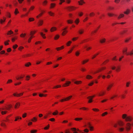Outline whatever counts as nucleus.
I'll return each mask as SVG.
<instances>
[{
  "instance_id": "nucleus-61",
  "label": "nucleus",
  "mask_w": 133,
  "mask_h": 133,
  "mask_svg": "<svg viewBox=\"0 0 133 133\" xmlns=\"http://www.w3.org/2000/svg\"><path fill=\"white\" fill-rule=\"evenodd\" d=\"M84 131L85 132L87 133L89 131L88 129H86L84 130Z\"/></svg>"
},
{
  "instance_id": "nucleus-36",
  "label": "nucleus",
  "mask_w": 133,
  "mask_h": 133,
  "mask_svg": "<svg viewBox=\"0 0 133 133\" xmlns=\"http://www.w3.org/2000/svg\"><path fill=\"white\" fill-rule=\"evenodd\" d=\"M37 131V130H31L30 132L31 133H35Z\"/></svg>"
},
{
  "instance_id": "nucleus-33",
  "label": "nucleus",
  "mask_w": 133,
  "mask_h": 133,
  "mask_svg": "<svg viewBox=\"0 0 133 133\" xmlns=\"http://www.w3.org/2000/svg\"><path fill=\"white\" fill-rule=\"evenodd\" d=\"M59 36L58 35H56L54 37V39L55 40H57L58 39L59 37Z\"/></svg>"
},
{
  "instance_id": "nucleus-19",
  "label": "nucleus",
  "mask_w": 133,
  "mask_h": 133,
  "mask_svg": "<svg viewBox=\"0 0 133 133\" xmlns=\"http://www.w3.org/2000/svg\"><path fill=\"white\" fill-rule=\"evenodd\" d=\"M19 13V12L18 10V9L17 8H16L14 12V14L16 15Z\"/></svg>"
},
{
  "instance_id": "nucleus-64",
  "label": "nucleus",
  "mask_w": 133,
  "mask_h": 133,
  "mask_svg": "<svg viewBox=\"0 0 133 133\" xmlns=\"http://www.w3.org/2000/svg\"><path fill=\"white\" fill-rule=\"evenodd\" d=\"M26 113H25L24 114H23L22 115V117L23 118H24L26 116Z\"/></svg>"
},
{
  "instance_id": "nucleus-47",
  "label": "nucleus",
  "mask_w": 133,
  "mask_h": 133,
  "mask_svg": "<svg viewBox=\"0 0 133 133\" xmlns=\"http://www.w3.org/2000/svg\"><path fill=\"white\" fill-rule=\"evenodd\" d=\"M120 68L119 66H117L116 68V71H120Z\"/></svg>"
},
{
  "instance_id": "nucleus-7",
  "label": "nucleus",
  "mask_w": 133,
  "mask_h": 133,
  "mask_svg": "<svg viewBox=\"0 0 133 133\" xmlns=\"http://www.w3.org/2000/svg\"><path fill=\"white\" fill-rule=\"evenodd\" d=\"M124 16V15L123 14H121L119 15L118 17V19H120L121 18L123 17Z\"/></svg>"
},
{
  "instance_id": "nucleus-49",
  "label": "nucleus",
  "mask_w": 133,
  "mask_h": 133,
  "mask_svg": "<svg viewBox=\"0 0 133 133\" xmlns=\"http://www.w3.org/2000/svg\"><path fill=\"white\" fill-rule=\"evenodd\" d=\"M95 95H93V96H89V97H87V98L88 99H90V98H94L95 96Z\"/></svg>"
},
{
  "instance_id": "nucleus-39",
  "label": "nucleus",
  "mask_w": 133,
  "mask_h": 133,
  "mask_svg": "<svg viewBox=\"0 0 133 133\" xmlns=\"http://www.w3.org/2000/svg\"><path fill=\"white\" fill-rule=\"evenodd\" d=\"M130 38H127L125 40V41L126 42H128V41L130 39Z\"/></svg>"
},
{
  "instance_id": "nucleus-29",
  "label": "nucleus",
  "mask_w": 133,
  "mask_h": 133,
  "mask_svg": "<svg viewBox=\"0 0 133 133\" xmlns=\"http://www.w3.org/2000/svg\"><path fill=\"white\" fill-rule=\"evenodd\" d=\"M32 37H33V36H31L29 38V39L28 40V42L29 43H30V42L31 40V39H32Z\"/></svg>"
},
{
  "instance_id": "nucleus-26",
  "label": "nucleus",
  "mask_w": 133,
  "mask_h": 133,
  "mask_svg": "<svg viewBox=\"0 0 133 133\" xmlns=\"http://www.w3.org/2000/svg\"><path fill=\"white\" fill-rule=\"evenodd\" d=\"M82 119V118H77L75 119V120L76 121H79L80 120Z\"/></svg>"
},
{
  "instance_id": "nucleus-45",
  "label": "nucleus",
  "mask_w": 133,
  "mask_h": 133,
  "mask_svg": "<svg viewBox=\"0 0 133 133\" xmlns=\"http://www.w3.org/2000/svg\"><path fill=\"white\" fill-rule=\"evenodd\" d=\"M34 20V19L33 18H30L29 19V21L30 22L33 21Z\"/></svg>"
},
{
  "instance_id": "nucleus-1",
  "label": "nucleus",
  "mask_w": 133,
  "mask_h": 133,
  "mask_svg": "<svg viewBox=\"0 0 133 133\" xmlns=\"http://www.w3.org/2000/svg\"><path fill=\"white\" fill-rule=\"evenodd\" d=\"M125 128L128 131L131 129V124L129 123H127L126 124Z\"/></svg>"
},
{
  "instance_id": "nucleus-12",
  "label": "nucleus",
  "mask_w": 133,
  "mask_h": 133,
  "mask_svg": "<svg viewBox=\"0 0 133 133\" xmlns=\"http://www.w3.org/2000/svg\"><path fill=\"white\" fill-rule=\"evenodd\" d=\"M130 55L131 56H133V50L127 54V55Z\"/></svg>"
},
{
  "instance_id": "nucleus-35",
  "label": "nucleus",
  "mask_w": 133,
  "mask_h": 133,
  "mask_svg": "<svg viewBox=\"0 0 133 133\" xmlns=\"http://www.w3.org/2000/svg\"><path fill=\"white\" fill-rule=\"evenodd\" d=\"M88 127L90 128H93V127L91 126V125L90 123H88Z\"/></svg>"
},
{
  "instance_id": "nucleus-46",
  "label": "nucleus",
  "mask_w": 133,
  "mask_h": 133,
  "mask_svg": "<svg viewBox=\"0 0 133 133\" xmlns=\"http://www.w3.org/2000/svg\"><path fill=\"white\" fill-rule=\"evenodd\" d=\"M35 31H31V32L30 35L31 36H33V35L35 33Z\"/></svg>"
},
{
  "instance_id": "nucleus-31",
  "label": "nucleus",
  "mask_w": 133,
  "mask_h": 133,
  "mask_svg": "<svg viewBox=\"0 0 133 133\" xmlns=\"http://www.w3.org/2000/svg\"><path fill=\"white\" fill-rule=\"evenodd\" d=\"M130 12V10L127 9L126 11L124 12V13L126 14H128Z\"/></svg>"
},
{
  "instance_id": "nucleus-50",
  "label": "nucleus",
  "mask_w": 133,
  "mask_h": 133,
  "mask_svg": "<svg viewBox=\"0 0 133 133\" xmlns=\"http://www.w3.org/2000/svg\"><path fill=\"white\" fill-rule=\"evenodd\" d=\"M23 93H21L19 94H17V97H19L20 96H22L23 95Z\"/></svg>"
},
{
  "instance_id": "nucleus-42",
  "label": "nucleus",
  "mask_w": 133,
  "mask_h": 133,
  "mask_svg": "<svg viewBox=\"0 0 133 133\" xmlns=\"http://www.w3.org/2000/svg\"><path fill=\"white\" fill-rule=\"evenodd\" d=\"M88 59H87V60H85L83 61L82 62V64H84L85 63L88 62Z\"/></svg>"
},
{
  "instance_id": "nucleus-38",
  "label": "nucleus",
  "mask_w": 133,
  "mask_h": 133,
  "mask_svg": "<svg viewBox=\"0 0 133 133\" xmlns=\"http://www.w3.org/2000/svg\"><path fill=\"white\" fill-rule=\"evenodd\" d=\"M7 112V111H2L1 112V113L2 115H4L6 114Z\"/></svg>"
},
{
  "instance_id": "nucleus-13",
  "label": "nucleus",
  "mask_w": 133,
  "mask_h": 133,
  "mask_svg": "<svg viewBox=\"0 0 133 133\" xmlns=\"http://www.w3.org/2000/svg\"><path fill=\"white\" fill-rule=\"evenodd\" d=\"M20 105V103H19L18 102L17 103L15 106V108H16L17 107H18Z\"/></svg>"
},
{
  "instance_id": "nucleus-62",
  "label": "nucleus",
  "mask_w": 133,
  "mask_h": 133,
  "mask_svg": "<svg viewBox=\"0 0 133 133\" xmlns=\"http://www.w3.org/2000/svg\"><path fill=\"white\" fill-rule=\"evenodd\" d=\"M120 0H115V2L117 3H118L119 2Z\"/></svg>"
},
{
  "instance_id": "nucleus-60",
  "label": "nucleus",
  "mask_w": 133,
  "mask_h": 133,
  "mask_svg": "<svg viewBox=\"0 0 133 133\" xmlns=\"http://www.w3.org/2000/svg\"><path fill=\"white\" fill-rule=\"evenodd\" d=\"M47 3V1H45L43 2V4L44 5H46Z\"/></svg>"
},
{
  "instance_id": "nucleus-11",
  "label": "nucleus",
  "mask_w": 133,
  "mask_h": 133,
  "mask_svg": "<svg viewBox=\"0 0 133 133\" xmlns=\"http://www.w3.org/2000/svg\"><path fill=\"white\" fill-rule=\"evenodd\" d=\"M127 48H126L125 49H124L123 50V53H125L127 55V54H128V53H127Z\"/></svg>"
},
{
  "instance_id": "nucleus-59",
  "label": "nucleus",
  "mask_w": 133,
  "mask_h": 133,
  "mask_svg": "<svg viewBox=\"0 0 133 133\" xmlns=\"http://www.w3.org/2000/svg\"><path fill=\"white\" fill-rule=\"evenodd\" d=\"M7 51L8 52H9L11 51V49L10 48H8L7 49Z\"/></svg>"
},
{
  "instance_id": "nucleus-23",
  "label": "nucleus",
  "mask_w": 133,
  "mask_h": 133,
  "mask_svg": "<svg viewBox=\"0 0 133 133\" xmlns=\"http://www.w3.org/2000/svg\"><path fill=\"white\" fill-rule=\"evenodd\" d=\"M92 78V77L91 76L89 75H87L86 76V78L88 79H91Z\"/></svg>"
},
{
  "instance_id": "nucleus-22",
  "label": "nucleus",
  "mask_w": 133,
  "mask_h": 133,
  "mask_svg": "<svg viewBox=\"0 0 133 133\" xmlns=\"http://www.w3.org/2000/svg\"><path fill=\"white\" fill-rule=\"evenodd\" d=\"M67 22L69 24H72L73 23V20H69L67 21Z\"/></svg>"
},
{
  "instance_id": "nucleus-5",
  "label": "nucleus",
  "mask_w": 133,
  "mask_h": 133,
  "mask_svg": "<svg viewBox=\"0 0 133 133\" xmlns=\"http://www.w3.org/2000/svg\"><path fill=\"white\" fill-rule=\"evenodd\" d=\"M84 32V30L83 29H81L78 31V32L80 34H82Z\"/></svg>"
},
{
  "instance_id": "nucleus-63",
  "label": "nucleus",
  "mask_w": 133,
  "mask_h": 133,
  "mask_svg": "<svg viewBox=\"0 0 133 133\" xmlns=\"http://www.w3.org/2000/svg\"><path fill=\"white\" fill-rule=\"evenodd\" d=\"M79 53L78 51H77L75 53V54H76V55L77 56H78L79 55Z\"/></svg>"
},
{
  "instance_id": "nucleus-9",
  "label": "nucleus",
  "mask_w": 133,
  "mask_h": 133,
  "mask_svg": "<svg viewBox=\"0 0 133 133\" xmlns=\"http://www.w3.org/2000/svg\"><path fill=\"white\" fill-rule=\"evenodd\" d=\"M118 124L120 126H122L124 124V123L122 121H120L118 122Z\"/></svg>"
},
{
  "instance_id": "nucleus-53",
  "label": "nucleus",
  "mask_w": 133,
  "mask_h": 133,
  "mask_svg": "<svg viewBox=\"0 0 133 133\" xmlns=\"http://www.w3.org/2000/svg\"><path fill=\"white\" fill-rule=\"evenodd\" d=\"M89 99L88 101V102L89 103H90L92 102V98H90V99Z\"/></svg>"
},
{
  "instance_id": "nucleus-52",
  "label": "nucleus",
  "mask_w": 133,
  "mask_h": 133,
  "mask_svg": "<svg viewBox=\"0 0 133 133\" xmlns=\"http://www.w3.org/2000/svg\"><path fill=\"white\" fill-rule=\"evenodd\" d=\"M12 82V81L11 79H9L7 82V83H11Z\"/></svg>"
},
{
  "instance_id": "nucleus-18",
  "label": "nucleus",
  "mask_w": 133,
  "mask_h": 133,
  "mask_svg": "<svg viewBox=\"0 0 133 133\" xmlns=\"http://www.w3.org/2000/svg\"><path fill=\"white\" fill-rule=\"evenodd\" d=\"M74 83L76 84H78L82 83V82L81 81H76L74 82Z\"/></svg>"
},
{
  "instance_id": "nucleus-51",
  "label": "nucleus",
  "mask_w": 133,
  "mask_h": 133,
  "mask_svg": "<svg viewBox=\"0 0 133 133\" xmlns=\"http://www.w3.org/2000/svg\"><path fill=\"white\" fill-rule=\"evenodd\" d=\"M43 14V12H42L41 13H40V14H39L38 15V16H36V18H39V16H42V14Z\"/></svg>"
},
{
  "instance_id": "nucleus-8",
  "label": "nucleus",
  "mask_w": 133,
  "mask_h": 133,
  "mask_svg": "<svg viewBox=\"0 0 133 133\" xmlns=\"http://www.w3.org/2000/svg\"><path fill=\"white\" fill-rule=\"evenodd\" d=\"M113 84H109L108 87L107 88V90H109L110 89L112 86Z\"/></svg>"
},
{
  "instance_id": "nucleus-34",
  "label": "nucleus",
  "mask_w": 133,
  "mask_h": 133,
  "mask_svg": "<svg viewBox=\"0 0 133 133\" xmlns=\"http://www.w3.org/2000/svg\"><path fill=\"white\" fill-rule=\"evenodd\" d=\"M31 120L32 122H34L37 121V119L36 117H33V119H32Z\"/></svg>"
},
{
  "instance_id": "nucleus-41",
  "label": "nucleus",
  "mask_w": 133,
  "mask_h": 133,
  "mask_svg": "<svg viewBox=\"0 0 133 133\" xmlns=\"http://www.w3.org/2000/svg\"><path fill=\"white\" fill-rule=\"evenodd\" d=\"M124 128H119V130L120 131H122L124 130Z\"/></svg>"
},
{
  "instance_id": "nucleus-15",
  "label": "nucleus",
  "mask_w": 133,
  "mask_h": 133,
  "mask_svg": "<svg viewBox=\"0 0 133 133\" xmlns=\"http://www.w3.org/2000/svg\"><path fill=\"white\" fill-rule=\"evenodd\" d=\"M78 3L80 5H82L83 3H85V2L83 0H81L80 1L78 2Z\"/></svg>"
},
{
  "instance_id": "nucleus-44",
  "label": "nucleus",
  "mask_w": 133,
  "mask_h": 133,
  "mask_svg": "<svg viewBox=\"0 0 133 133\" xmlns=\"http://www.w3.org/2000/svg\"><path fill=\"white\" fill-rule=\"evenodd\" d=\"M108 114V112H105L103 113L102 114V116H104L105 115H107Z\"/></svg>"
},
{
  "instance_id": "nucleus-56",
  "label": "nucleus",
  "mask_w": 133,
  "mask_h": 133,
  "mask_svg": "<svg viewBox=\"0 0 133 133\" xmlns=\"http://www.w3.org/2000/svg\"><path fill=\"white\" fill-rule=\"evenodd\" d=\"M26 80H29L30 77L29 76H26Z\"/></svg>"
},
{
  "instance_id": "nucleus-55",
  "label": "nucleus",
  "mask_w": 133,
  "mask_h": 133,
  "mask_svg": "<svg viewBox=\"0 0 133 133\" xmlns=\"http://www.w3.org/2000/svg\"><path fill=\"white\" fill-rule=\"evenodd\" d=\"M99 54V53H97V54H95V55H94V56H93L92 57V59H94V58H95L96 56L97 55H98V54Z\"/></svg>"
},
{
  "instance_id": "nucleus-14",
  "label": "nucleus",
  "mask_w": 133,
  "mask_h": 133,
  "mask_svg": "<svg viewBox=\"0 0 133 133\" xmlns=\"http://www.w3.org/2000/svg\"><path fill=\"white\" fill-rule=\"evenodd\" d=\"M40 34L43 38L44 39L46 38V37L45 36V34H43L42 32H41Z\"/></svg>"
},
{
  "instance_id": "nucleus-28",
  "label": "nucleus",
  "mask_w": 133,
  "mask_h": 133,
  "mask_svg": "<svg viewBox=\"0 0 133 133\" xmlns=\"http://www.w3.org/2000/svg\"><path fill=\"white\" fill-rule=\"evenodd\" d=\"M26 34L22 33L21 34V35H20V36L22 37H25V36H26Z\"/></svg>"
},
{
  "instance_id": "nucleus-54",
  "label": "nucleus",
  "mask_w": 133,
  "mask_h": 133,
  "mask_svg": "<svg viewBox=\"0 0 133 133\" xmlns=\"http://www.w3.org/2000/svg\"><path fill=\"white\" fill-rule=\"evenodd\" d=\"M18 46V45L17 44H16L13 46V48L15 49L17 48V47Z\"/></svg>"
},
{
  "instance_id": "nucleus-32",
  "label": "nucleus",
  "mask_w": 133,
  "mask_h": 133,
  "mask_svg": "<svg viewBox=\"0 0 133 133\" xmlns=\"http://www.w3.org/2000/svg\"><path fill=\"white\" fill-rule=\"evenodd\" d=\"M58 111L57 110H56L55 111V112H53L52 113V114H53V115H56L57 114H58Z\"/></svg>"
},
{
  "instance_id": "nucleus-27",
  "label": "nucleus",
  "mask_w": 133,
  "mask_h": 133,
  "mask_svg": "<svg viewBox=\"0 0 133 133\" xmlns=\"http://www.w3.org/2000/svg\"><path fill=\"white\" fill-rule=\"evenodd\" d=\"M105 38H103L100 40V42L101 43H103L104 42H105Z\"/></svg>"
},
{
  "instance_id": "nucleus-40",
  "label": "nucleus",
  "mask_w": 133,
  "mask_h": 133,
  "mask_svg": "<svg viewBox=\"0 0 133 133\" xmlns=\"http://www.w3.org/2000/svg\"><path fill=\"white\" fill-rule=\"evenodd\" d=\"M71 130L72 131L75 132L76 130V129L75 128H71Z\"/></svg>"
},
{
  "instance_id": "nucleus-21",
  "label": "nucleus",
  "mask_w": 133,
  "mask_h": 133,
  "mask_svg": "<svg viewBox=\"0 0 133 133\" xmlns=\"http://www.w3.org/2000/svg\"><path fill=\"white\" fill-rule=\"evenodd\" d=\"M127 31L128 30L127 29L124 30L121 32V35H123L124 33H126Z\"/></svg>"
},
{
  "instance_id": "nucleus-3",
  "label": "nucleus",
  "mask_w": 133,
  "mask_h": 133,
  "mask_svg": "<svg viewBox=\"0 0 133 133\" xmlns=\"http://www.w3.org/2000/svg\"><path fill=\"white\" fill-rule=\"evenodd\" d=\"M132 118L130 116H127L126 118L125 121L127 122L130 121H131L132 120Z\"/></svg>"
},
{
  "instance_id": "nucleus-10",
  "label": "nucleus",
  "mask_w": 133,
  "mask_h": 133,
  "mask_svg": "<svg viewBox=\"0 0 133 133\" xmlns=\"http://www.w3.org/2000/svg\"><path fill=\"white\" fill-rule=\"evenodd\" d=\"M56 5V4L55 3H51L50 4V8H52L54 7Z\"/></svg>"
},
{
  "instance_id": "nucleus-24",
  "label": "nucleus",
  "mask_w": 133,
  "mask_h": 133,
  "mask_svg": "<svg viewBox=\"0 0 133 133\" xmlns=\"http://www.w3.org/2000/svg\"><path fill=\"white\" fill-rule=\"evenodd\" d=\"M31 65V63L30 62H28L25 65V66L26 67H29V65Z\"/></svg>"
},
{
  "instance_id": "nucleus-48",
  "label": "nucleus",
  "mask_w": 133,
  "mask_h": 133,
  "mask_svg": "<svg viewBox=\"0 0 133 133\" xmlns=\"http://www.w3.org/2000/svg\"><path fill=\"white\" fill-rule=\"evenodd\" d=\"M49 127V125L48 124V125L45 127L44 128V129L45 130H47L48 129Z\"/></svg>"
},
{
  "instance_id": "nucleus-20",
  "label": "nucleus",
  "mask_w": 133,
  "mask_h": 133,
  "mask_svg": "<svg viewBox=\"0 0 133 133\" xmlns=\"http://www.w3.org/2000/svg\"><path fill=\"white\" fill-rule=\"evenodd\" d=\"M56 30V28L55 27H52L51 29H50V31L51 32L53 31H54Z\"/></svg>"
},
{
  "instance_id": "nucleus-2",
  "label": "nucleus",
  "mask_w": 133,
  "mask_h": 133,
  "mask_svg": "<svg viewBox=\"0 0 133 133\" xmlns=\"http://www.w3.org/2000/svg\"><path fill=\"white\" fill-rule=\"evenodd\" d=\"M71 82L69 81H66V83L63 85V86L64 87H68L71 84Z\"/></svg>"
},
{
  "instance_id": "nucleus-6",
  "label": "nucleus",
  "mask_w": 133,
  "mask_h": 133,
  "mask_svg": "<svg viewBox=\"0 0 133 133\" xmlns=\"http://www.w3.org/2000/svg\"><path fill=\"white\" fill-rule=\"evenodd\" d=\"M3 20L2 19H1L0 20V22L1 24H2L6 20V18L3 17Z\"/></svg>"
},
{
  "instance_id": "nucleus-30",
  "label": "nucleus",
  "mask_w": 133,
  "mask_h": 133,
  "mask_svg": "<svg viewBox=\"0 0 133 133\" xmlns=\"http://www.w3.org/2000/svg\"><path fill=\"white\" fill-rule=\"evenodd\" d=\"M127 117V115L126 114H124L122 115V117L123 119H126V118Z\"/></svg>"
},
{
  "instance_id": "nucleus-25",
  "label": "nucleus",
  "mask_w": 133,
  "mask_h": 133,
  "mask_svg": "<svg viewBox=\"0 0 133 133\" xmlns=\"http://www.w3.org/2000/svg\"><path fill=\"white\" fill-rule=\"evenodd\" d=\"M39 25H41L43 23V21L42 20H40L39 22Z\"/></svg>"
},
{
  "instance_id": "nucleus-57",
  "label": "nucleus",
  "mask_w": 133,
  "mask_h": 133,
  "mask_svg": "<svg viewBox=\"0 0 133 133\" xmlns=\"http://www.w3.org/2000/svg\"><path fill=\"white\" fill-rule=\"evenodd\" d=\"M49 120L51 121H54L55 120V119L54 118H52L49 119Z\"/></svg>"
},
{
  "instance_id": "nucleus-4",
  "label": "nucleus",
  "mask_w": 133,
  "mask_h": 133,
  "mask_svg": "<svg viewBox=\"0 0 133 133\" xmlns=\"http://www.w3.org/2000/svg\"><path fill=\"white\" fill-rule=\"evenodd\" d=\"M76 8L73 6H69L68 7V9L69 11H71L74 10Z\"/></svg>"
},
{
  "instance_id": "nucleus-37",
  "label": "nucleus",
  "mask_w": 133,
  "mask_h": 133,
  "mask_svg": "<svg viewBox=\"0 0 133 133\" xmlns=\"http://www.w3.org/2000/svg\"><path fill=\"white\" fill-rule=\"evenodd\" d=\"M48 14L51 16H53L54 14V13L51 12V11H50L48 12Z\"/></svg>"
},
{
  "instance_id": "nucleus-17",
  "label": "nucleus",
  "mask_w": 133,
  "mask_h": 133,
  "mask_svg": "<svg viewBox=\"0 0 133 133\" xmlns=\"http://www.w3.org/2000/svg\"><path fill=\"white\" fill-rule=\"evenodd\" d=\"M13 33V31H12L11 30H10L9 31H8L7 33V34L8 35H11V34H12Z\"/></svg>"
},
{
  "instance_id": "nucleus-43",
  "label": "nucleus",
  "mask_w": 133,
  "mask_h": 133,
  "mask_svg": "<svg viewBox=\"0 0 133 133\" xmlns=\"http://www.w3.org/2000/svg\"><path fill=\"white\" fill-rule=\"evenodd\" d=\"M79 21L78 19H76L75 21V22L77 24L79 22Z\"/></svg>"
},
{
  "instance_id": "nucleus-16",
  "label": "nucleus",
  "mask_w": 133,
  "mask_h": 133,
  "mask_svg": "<svg viewBox=\"0 0 133 133\" xmlns=\"http://www.w3.org/2000/svg\"><path fill=\"white\" fill-rule=\"evenodd\" d=\"M72 97V96H70L65 98V101H68Z\"/></svg>"
},
{
  "instance_id": "nucleus-58",
  "label": "nucleus",
  "mask_w": 133,
  "mask_h": 133,
  "mask_svg": "<svg viewBox=\"0 0 133 133\" xmlns=\"http://www.w3.org/2000/svg\"><path fill=\"white\" fill-rule=\"evenodd\" d=\"M71 43V41H69L67 43L66 45L68 46H69L70 45L69 44H70Z\"/></svg>"
}]
</instances>
